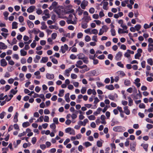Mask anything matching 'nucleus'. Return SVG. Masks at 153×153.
<instances>
[{
    "label": "nucleus",
    "mask_w": 153,
    "mask_h": 153,
    "mask_svg": "<svg viewBox=\"0 0 153 153\" xmlns=\"http://www.w3.org/2000/svg\"><path fill=\"white\" fill-rule=\"evenodd\" d=\"M39 29H33L32 30V32H33L35 34H37L39 32Z\"/></svg>",
    "instance_id": "obj_55"
},
{
    "label": "nucleus",
    "mask_w": 153,
    "mask_h": 153,
    "mask_svg": "<svg viewBox=\"0 0 153 153\" xmlns=\"http://www.w3.org/2000/svg\"><path fill=\"white\" fill-rule=\"evenodd\" d=\"M6 113L4 111H3L1 114H0V118L1 119H2L4 118V117Z\"/></svg>",
    "instance_id": "obj_46"
},
{
    "label": "nucleus",
    "mask_w": 153,
    "mask_h": 153,
    "mask_svg": "<svg viewBox=\"0 0 153 153\" xmlns=\"http://www.w3.org/2000/svg\"><path fill=\"white\" fill-rule=\"evenodd\" d=\"M88 74L90 76H97V74L96 73V71L95 70H93L90 71L88 73Z\"/></svg>",
    "instance_id": "obj_15"
},
{
    "label": "nucleus",
    "mask_w": 153,
    "mask_h": 153,
    "mask_svg": "<svg viewBox=\"0 0 153 153\" xmlns=\"http://www.w3.org/2000/svg\"><path fill=\"white\" fill-rule=\"evenodd\" d=\"M73 15L74 16V18H73V15L71 14H70L68 17H64V18H66L67 19L66 22L68 24H75L76 23L77 19L76 17V14L75 13H73Z\"/></svg>",
    "instance_id": "obj_1"
},
{
    "label": "nucleus",
    "mask_w": 153,
    "mask_h": 153,
    "mask_svg": "<svg viewBox=\"0 0 153 153\" xmlns=\"http://www.w3.org/2000/svg\"><path fill=\"white\" fill-rule=\"evenodd\" d=\"M19 115V114L17 112H16L14 117L13 121L15 123H16L18 121V117Z\"/></svg>",
    "instance_id": "obj_16"
},
{
    "label": "nucleus",
    "mask_w": 153,
    "mask_h": 153,
    "mask_svg": "<svg viewBox=\"0 0 153 153\" xmlns=\"http://www.w3.org/2000/svg\"><path fill=\"white\" fill-rule=\"evenodd\" d=\"M48 61V58L47 57H43L40 61V63H46Z\"/></svg>",
    "instance_id": "obj_18"
},
{
    "label": "nucleus",
    "mask_w": 153,
    "mask_h": 153,
    "mask_svg": "<svg viewBox=\"0 0 153 153\" xmlns=\"http://www.w3.org/2000/svg\"><path fill=\"white\" fill-rule=\"evenodd\" d=\"M7 48V46L3 42H0V49H5Z\"/></svg>",
    "instance_id": "obj_13"
},
{
    "label": "nucleus",
    "mask_w": 153,
    "mask_h": 153,
    "mask_svg": "<svg viewBox=\"0 0 153 153\" xmlns=\"http://www.w3.org/2000/svg\"><path fill=\"white\" fill-rule=\"evenodd\" d=\"M123 128H125L123 127L117 126L114 127L113 130L115 131L120 132L122 131Z\"/></svg>",
    "instance_id": "obj_6"
},
{
    "label": "nucleus",
    "mask_w": 153,
    "mask_h": 153,
    "mask_svg": "<svg viewBox=\"0 0 153 153\" xmlns=\"http://www.w3.org/2000/svg\"><path fill=\"white\" fill-rule=\"evenodd\" d=\"M107 31L106 29H100V32L99 33V35H102L104 32H106Z\"/></svg>",
    "instance_id": "obj_41"
},
{
    "label": "nucleus",
    "mask_w": 153,
    "mask_h": 153,
    "mask_svg": "<svg viewBox=\"0 0 153 153\" xmlns=\"http://www.w3.org/2000/svg\"><path fill=\"white\" fill-rule=\"evenodd\" d=\"M118 33L119 34L127 33H128V31L127 29H118Z\"/></svg>",
    "instance_id": "obj_14"
},
{
    "label": "nucleus",
    "mask_w": 153,
    "mask_h": 153,
    "mask_svg": "<svg viewBox=\"0 0 153 153\" xmlns=\"http://www.w3.org/2000/svg\"><path fill=\"white\" fill-rule=\"evenodd\" d=\"M20 53L21 55L22 56H25L27 55V52L26 51H25L23 49H22L20 50Z\"/></svg>",
    "instance_id": "obj_31"
},
{
    "label": "nucleus",
    "mask_w": 153,
    "mask_h": 153,
    "mask_svg": "<svg viewBox=\"0 0 153 153\" xmlns=\"http://www.w3.org/2000/svg\"><path fill=\"white\" fill-rule=\"evenodd\" d=\"M83 145L85 146L86 147L91 146L92 144L89 142H86L83 143Z\"/></svg>",
    "instance_id": "obj_36"
},
{
    "label": "nucleus",
    "mask_w": 153,
    "mask_h": 153,
    "mask_svg": "<svg viewBox=\"0 0 153 153\" xmlns=\"http://www.w3.org/2000/svg\"><path fill=\"white\" fill-rule=\"evenodd\" d=\"M50 127L52 129H55L56 128V126L55 123H52L50 125Z\"/></svg>",
    "instance_id": "obj_53"
},
{
    "label": "nucleus",
    "mask_w": 153,
    "mask_h": 153,
    "mask_svg": "<svg viewBox=\"0 0 153 153\" xmlns=\"http://www.w3.org/2000/svg\"><path fill=\"white\" fill-rule=\"evenodd\" d=\"M108 3L107 1H105L104 2L103 5V9L105 10H107V6L108 5Z\"/></svg>",
    "instance_id": "obj_35"
},
{
    "label": "nucleus",
    "mask_w": 153,
    "mask_h": 153,
    "mask_svg": "<svg viewBox=\"0 0 153 153\" xmlns=\"http://www.w3.org/2000/svg\"><path fill=\"white\" fill-rule=\"evenodd\" d=\"M132 87V88L130 87L128 88L126 90L127 91L131 93L133 91L134 93H136L137 92V91L135 87L134 86H133Z\"/></svg>",
    "instance_id": "obj_3"
},
{
    "label": "nucleus",
    "mask_w": 153,
    "mask_h": 153,
    "mask_svg": "<svg viewBox=\"0 0 153 153\" xmlns=\"http://www.w3.org/2000/svg\"><path fill=\"white\" fill-rule=\"evenodd\" d=\"M83 60V62L85 63V64H88V58L87 57L85 56V58H84V59H82Z\"/></svg>",
    "instance_id": "obj_49"
},
{
    "label": "nucleus",
    "mask_w": 153,
    "mask_h": 153,
    "mask_svg": "<svg viewBox=\"0 0 153 153\" xmlns=\"http://www.w3.org/2000/svg\"><path fill=\"white\" fill-rule=\"evenodd\" d=\"M54 74H50L49 73H47L46 74V77L48 79H52L54 78Z\"/></svg>",
    "instance_id": "obj_11"
},
{
    "label": "nucleus",
    "mask_w": 153,
    "mask_h": 153,
    "mask_svg": "<svg viewBox=\"0 0 153 153\" xmlns=\"http://www.w3.org/2000/svg\"><path fill=\"white\" fill-rule=\"evenodd\" d=\"M68 45L66 44H65L64 46H61L60 51H61L62 53H64L68 50Z\"/></svg>",
    "instance_id": "obj_5"
},
{
    "label": "nucleus",
    "mask_w": 153,
    "mask_h": 153,
    "mask_svg": "<svg viewBox=\"0 0 153 153\" xmlns=\"http://www.w3.org/2000/svg\"><path fill=\"white\" fill-rule=\"evenodd\" d=\"M128 105L129 106H131L133 105V100L130 97H128Z\"/></svg>",
    "instance_id": "obj_28"
},
{
    "label": "nucleus",
    "mask_w": 153,
    "mask_h": 153,
    "mask_svg": "<svg viewBox=\"0 0 153 153\" xmlns=\"http://www.w3.org/2000/svg\"><path fill=\"white\" fill-rule=\"evenodd\" d=\"M90 120H94L95 119V117L93 115H91L88 117Z\"/></svg>",
    "instance_id": "obj_52"
},
{
    "label": "nucleus",
    "mask_w": 153,
    "mask_h": 153,
    "mask_svg": "<svg viewBox=\"0 0 153 153\" xmlns=\"http://www.w3.org/2000/svg\"><path fill=\"white\" fill-rule=\"evenodd\" d=\"M117 65L119 67L121 68H124V65L121 62H119L117 63Z\"/></svg>",
    "instance_id": "obj_43"
},
{
    "label": "nucleus",
    "mask_w": 153,
    "mask_h": 153,
    "mask_svg": "<svg viewBox=\"0 0 153 153\" xmlns=\"http://www.w3.org/2000/svg\"><path fill=\"white\" fill-rule=\"evenodd\" d=\"M105 88L109 90H113L114 88L112 85H107L105 86Z\"/></svg>",
    "instance_id": "obj_20"
},
{
    "label": "nucleus",
    "mask_w": 153,
    "mask_h": 153,
    "mask_svg": "<svg viewBox=\"0 0 153 153\" xmlns=\"http://www.w3.org/2000/svg\"><path fill=\"white\" fill-rule=\"evenodd\" d=\"M77 56H78L79 59H81L82 60L84 59V58L85 56L84 54L82 53H80L78 54Z\"/></svg>",
    "instance_id": "obj_22"
},
{
    "label": "nucleus",
    "mask_w": 153,
    "mask_h": 153,
    "mask_svg": "<svg viewBox=\"0 0 153 153\" xmlns=\"http://www.w3.org/2000/svg\"><path fill=\"white\" fill-rule=\"evenodd\" d=\"M58 3L56 1H54L52 3L51 5L48 8L50 10H51L54 9V10L58 8Z\"/></svg>",
    "instance_id": "obj_2"
},
{
    "label": "nucleus",
    "mask_w": 153,
    "mask_h": 153,
    "mask_svg": "<svg viewBox=\"0 0 153 153\" xmlns=\"http://www.w3.org/2000/svg\"><path fill=\"white\" fill-rule=\"evenodd\" d=\"M41 58L40 56L38 55H36L35 58H34V61L35 63H38L39 62V60Z\"/></svg>",
    "instance_id": "obj_23"
},
{
    "label": "nucleus",
    "mask_w": 153,
    "mask_h": 153,
    "mask_svg": "<svg viewBox=\"0 0 153 153\" xmlns=\"http://www.w3.org/2000/svg\"><path fill=\"white\" fill-rule=\"evenodd\" d=\"M124 109V112L127 115H128L130 114V111L129 109H128V107L126 106L123 108Z\"/></svg>",
    "instance_id": "obj_12"
},
{
    "label": "nucleus",
    "mask_w": 153,
    "mask_h": 153,
    "mask_svg": "<svg viewBox=\"0 0 153 153\" xmlns=\"http://www.w3.org/2000/svg\"><path fill=\"white\" fill-rule=\"evenodd\" d=\"M1 65L2 67H4L7 65V63L5 60L4 59H2L1 60Z\"/></svg>",
    "instance_id": "obj_10"
},
{
    "label": "nucleus",
    "mask_w": 153,
    "mask_h": 153,
    "mask_svg": "<svg viewBox=\"0 0 153 153\" xmlns=\"http://www.w3.org/2000/svg\"><path fill=\"white\" fill-rule=\"evenodd\" d=\"M146 127L148 129H150L152 128H153V126L152 124H148L146 125Z\"/></svg>",
    "instance_id": "obj_58"
},
{
    "label": "nucleus",
    "mask_w": 153,
    "mask_h": 153,
    "mask_svg": "<svg viewBox=\"0 0 153 153\" xmlns=\"http://www.w3.org/2000/svg\"><path fill=\"white\" fill-rule=\"evenodd\" d=\"M86 91V88L85 87H83L81 90V92L82 94H85Z\"/></svg>",
    "instance_id": "obj_42"
},
{
    "label": "nucleus",
    "mask_w": 153,
    "mask_h": 153,
    "mask_svg": "<svg viewBox=\"0 0 153 153\" xmlns=\"http://www.w3.org/2000/svg\"><path fill=\"white\" fill-rule=\"evenodd\" d=\"M35 8V6L33 5H32L28 8L27 10V11L29 13H32L34 11Z\"/></svg>",
    "instance_id": "obj_9"
},
{
    "label": "nucleus",
    "mask_w": 153,
    "mask_h": 153,
    "mask_svg": "<svg viewBox=\"0 0 153 153\" xmlns=\"http://www.w3.org/2000/svg\"><path fill=\"white\" fill-rule=\"evenodd\" d=\"M83 19L86 22H88L89 21L91 20V17L89 16H84Z\"/></svg>",
    "instance_id": "obj_25"
},
{
    "label": "nucleus",
    "mask_w": 153,
    "mask_h": 153,
    "mask_svg": "<svg viewBox=\"0 0 153 153\" xmlns=\"http://www.w3.org/2000/svg\"><path fill=\"white\" fill-rule=\"evenodd\" d=\"M117 73L118 74L122 76H124L126 75L124 72L123 71H118L117 72Z\"/></svg>",
    "instance_id": "obj_33"
},
{
    "label": "nucleus",
    "mask_w": 153,
    "mask_h": 153,
    "mask_svg": "<svg viewBox=\"0 0 153 153\" xmlns=\"http://www.w3.org/2000/svg\"><path fill=\"white\" fill-rule=\"evenodd\" d=\"M141 56V54L139 53H137L134 56L135 58V59H139V58Z\"/></svg>",
    "instance_id": "obj_48"
},
{
    "label": "nucleus",
    "mask_w": 153,
    "mask_h": 153,
    "mask_svg": "<svg viewBox=\"0 0 153 153\" xmlns=\"http://www.w3.org/2000/svg\"><path fill=\"white\" fill-rule=\"evenodd\" d=\"M95 11V9H94L93 7H91V8L89 10V12L91 14L93 13Z\"/></svg>",
    "instance_id": "obj_62"
},
{
    "label": "nucleus",
    "mask_w": 153,
    "mask_h": 153,
    "mask_svg": "<svg viewBox=\"0 0 153 153\" xmlns=\"http://www.w3.org/2000/svg\"><path fill=\"white\" fill-rule=\"evenodd\" d=\"M70 94L69 93H67L65 94V101L68 102H69L70 101L69 98Z\"/></svg>",
    "instance_id": "obj_17"
},
{
    "label": "nucleus",
    "mask_w": 153,
    "mask_h": 153,
    "mask_svg": "<svg viewBox=\"0 0 153 153\" xmlns=\"http://www.w3.org/2000/svg\"><path fill=\"white\" fill-rule=\"evenodd\" d=\"M27 25L30 28H32L34 26L33 23L31 21L29 20L27 21Z\"/></svg>",
    "instance_id": "obj_19"
},
{
    "label": "nucleus",
    "mask_w": 153,
    "mask_h": 153,
    "mask_svg": "<svg viewBox=\"0 0 153 153\" xmlns=\"http://www.w3.org/2000/svg\"><path fill=\"white\" fill-rule=\"evenodd\" d=\"M9 13L7 11H5L3 13V15L4 16V19L6 20L8 19V16L9 15Z\"/></svg>",
    "instance_id": "obj_30"
},
{
    "label": "nucleus",
    "mask_w": 153,
    "mask_h": 153,
    "mask_svg": "<svg viewBox=\"0 0 153 153\" xmlns=\"http://www.w3.org/2000/svg\"><path fill=\"white\" fill-rule=\"evenodd\" d=\"M24 76V74L22 73H21L19 74V77L20 78V80L21 81H22L24 80V79H23L22 78H23Z\"/></svg>",
    "instance_id": "obj_57"
},
{
    "label": "nucleus",
    "mask_w": 153,
    "mask_h": 153,
    "mask_svg": "<svg viewBox=\"0 0 153 153\" xmlns=\"http://www.w3.org/2000/svg\"><path fill=\"white\" fill-rule=\"evenodd\" d=\"M55 12L58 15V17L61 18H64V17H62L61 15H60V13L58 12L56 9L54 10Z\"/></svg>",
    "instance_id": "obj_44"
},
{
    "label": "nucleus",
    "mask_w": 153,
    "mask_h": 153,
    "mask_svg": "<svg viewBox=\"0 0 153 153\" xmlns=\"http://www.w3.org/2000/svg\"><path fill=\"white\" fill-rule=\"evenodd\" d=\"M18 23L14 22L12 23V29H16L17 28Z\"/></svg>",
    "instance_id": "obj_32"
},
{
    "label": "nucleus",
    "mask_w": 153,
    "mask_h": 153,
    "mask_svg": "<svg viewBox=\"0 0 153 153\" xmlns=\"http://www.w3.org/2000/svg\"><path fill=\"white\" fill-rule=\"evenodd\" d=\"M44 13L48 18L50 17V15L49 14V11L48 9H46L44 11Z\"/></svg>",
    "instance_id": "obj_21"
},
{
    "label": "nucleus",
    "mask_w": 153,
    "mask_h": 153,
    "mask_svg": "<svg viewBox=\"0 0 153 153\" xmlns=\"http://www.w3.org/2000/svg\"><path fill=\"white\" fill-rule=\"evenodd\" d=\"M130 80L128 79H126L124 81V84L126 86H129L131 84Z\"/></svg>",
    "instance_id": "obj_24"
},
{
    "label": "nucleus",
    "mask_w": 153,
    "mask_h": 153,
    "mask_svg": "<svg viewBox=\"0 0 153 153\" xmlns=\"http://www.w3.org/2000/svg\"><path fill=\"white\" fill-rule=\"evenodd\" d=\"M97 145L99 147H101L102 146V143L100 141L98 140L97 142Z\"/></svg>",
    "instance_id": "obj_60"
},
{
    "label": "nucleus",
    "mask_w": 153,
    "mask_h": 153,
    "mask_svg": "<svg viewBox=\"0 0 153 153\" xmlns=\"http://www.w3.org/2000/svg\"><path fill=\"white\" fill-rule=\"evenodd\" d=\"M36 141V137H33L32 138L31 142L33 144H35Z\"/></svg>",
    "instance_id": "obj_61"
},
{
    "label": "nucleus",
    "mask_w": 153,
    "mask_h": 153,
    "mask_svg": "<svg viewBox=\"0 0 153 153\" xmlns=\"http://www.w3.org/2000/svg\"><path fill=\"white\" fill-rule=\"evenodd\" d=\"M42 26L41 27V29H46V26L45 25V22H42L41 23Z\"/></svg>",
    "instance_id": "obj_54"
},
{
    "label": "nucleus",
    "mask_w": 153,
    "mask_h": 153,
    "mask_svg": "<svg viewBox=\"0 0 153 153\" xmlns=\"http://www.w3.org/2000/svg\"><path fill=\"white\" fill-rule=\"evenodd\" d=\"M91 33H90V34H97L98 33V32L97 29H91Z\"/></svg>",
    "instance_id": "obj_34"
},
{
    "label": "nucleus",
    "mask_w": 153,
    "mask_h": 153,
    "mask_svg": "<svg viewBox=\"0 0 153 153\" xmlns=\"http://www.w3.org/2000/svg\"><path fill=\"white\" fill-rule=\"evenodd\" d=\"M122 56V53L119 51L116 54L115 57V59L117 61H119L121 59Z\"/></svg>",
    "instance_id": "obj_4"
},
{
    "label": "nucleus",
    "mask_w": 153,
    "mask_h": 153,
    "mask_svg": "<svg viewBox=\"0 0 153 153\" xmlns=\"http://www.w3.org/2000/svg\"><path fill=\"white\" fill-rule=\"evenodd\" d=\"M141 146L143 147V148L147 152L148 149L147 148L148 146V144H142Z\"/></svg>",
    "instance_id": "obj_29"
},
{
    "label": "nucleus",
    "mask_w": 153,
    "mask_h": 153,
    "mask_svg": "<svg viewBox=\"0 0 153 153\" xmlns=\"http://www.w3.org/2000/svg\"><path fill=\"white\" fill-rule=\"evenodd\" d=\"M70 72L68 70H66L65 71V73H64V74L65 75H66L67 76H69L70 75L69 73Z\"/></svg>",
    "instance_id": "obj_59"
},
{
    "label": "nucleus",
    "mask_w": 153,
    "mask_h": 153,
    "mask_svg": "<svg viewBox=\"0 0 153 153\" xmlns=\"http://www.w3.org/2000/svg\"><path fill=\"white\" fill-rule=\"evenodd\" d=\"M93 153H98V149L97 147H94L93 148Z\"/></svg>",
    "instance_id": "obj_37"
},
{
    "label": "nucleus",
    "mask_w": 153,
    "mask_h": 153,
    "mask_svg": "<svg viewBox=\"0 0 153 153\" xmlns=\"http://www.w3.org/2000/svg\"><path fill=\"white\" fill-rule=\"evenodd\" d=\"M96 57H97V55L96 54H94V56L90 55L89 56V58L90 59H92L93 60L95 59Z\"/></svg>",
    "instance_id": "obj_50"
},
{
    "label": "nucleus",
    "mask_w": 153,
    "mask_h": 153,
    "mask_svg": "<svg viewBox=\"0 0 153 153\" xmlns=\"http://www.w3.org/2000/svg\"><path fill=\"white\" fill-rule=\"evenodd\" d=\"M88 4V2L87 1H83L80 5L81 7L83 9H85V7L87 6Z\"/></svg>",
    "instance_id": "obj_7"
},
{
    "label": "nucleus",
    "mask_w": 153,
    "mask_h": 153,
    "mask_svg": "<svg viewBox=\"0 0 153 153\" xmlns=\"http://www.w3.org/2000/svg\"><path fill=\"white\" fill-rule=\"evenodd\" d=\"M30 125V124L28 122H26L23 123H22V126L23 127L26 128L28 126H29Z\"/></svg>",
    "instance_id": "obj_26"
},
{
    "label": "nucleus",
    "mask_w": 153,
    "mask_h": 153,
    "mask_svg": "<svg viewBox=\"0 0 153 153\" xmlns=\"http://www.w3.org/2000/svg\"><path fill=\"white\" fill-rule=\"evenodd\" d=\"M82 62L81 60H79L76 62V63L75 64L76 66L79 68V67H80V65L82 64Z\"/></svg>",
    "instance_id": "obj_27"
},
{
    "label": "nucleus",
    "mask_w": 153,
    "mask_h": 153,
    "mask_svg": "<svg viewBox=\"0 0 153 153\" xmlns=\"http://www.w3.org/2000/svg\"><path fill=\"white\" fill-rule=\"evenodd\" d=\"M64 90L63 89L59 91V93L58 95L60 97H62L63 96V93Z\"/></svg>",
    "instance_id": "obj_38"
},
{
    "label": "nucleus",
    "mask_w": 153,
    "mask_h": 153,
    "mask_svg": "<svg viewBox=\"0 0 153 153\" xmlns=\"http://www.w3.org/2000/svg\"><path fill=\"white\" fill-rule=\"evenodd\" d=\"M139 107L140 108H145V105L143 103H140L139 105Z\"/></svg>",
    "instance_id": "obj_64"
},
{
    "label": "nucleus",
    "mask_w": 153,
    "mask_h": 153,
    "mask_svg": "<svg viewBox=\"0 0 153 153\" xmlns=\"http://www.w3.org/2000/svg\"><path fill=\"white\" fill-rule=\"evenodd\" d=\"M17 42V40L15 38H14L13 39L12 42L10 43L11 45H13L14 44H16Z\"/></svg>",
    "instance_id": "obj_56"
},
{
    "label": "nucleus",
    "mask_w": 153,
    "mask_h": 153,
    "mask_svg": "<svg viewBox=\"0 0 153 153\" xmlns=\"http://www.w3.org/2000/svg\"><path fill=\"white\" fill-rule=\"evenodd\" d=\"M85 40L86 42H88L91 40V39L89 36L86 35L85 37Z\"/></svg>",
    "instance_id": "obj_45"
},
{
    "label": "nucleus",
    "mask_w": 153,
    "mask_h": 153,
    "mask_svg": "<svg viewBox=\"0 0 153 153\" xmlns=\"http://www.w3.org/2000/svg\"><path fill=\"white\" fill-rule=\"evenodd\" d=\"M26 61L25 58H23L21 59V62L22 64H24L26 63Z\"/></svg>",
    "instance_id": "obj_63"
},
{
    "label": "nucleus",
    "mask_w": 153,
    "mask_h": 153,
    "mask_svg": "<svg viewBox=\"0 0 153 153\" xmlns=\"http://www.w3.org/2000/svg\"><path fill=\"white\" fill-rule=\"evenodd\" d=\"M102 110V109L100 108H98L97 109L96 112L94 113L95 115L99 114L100 113V111Z\"/></svg>",
    "instance_id": "obj_39"
},
{
    "label": "nucleus",
    "mask_w": 153,
    "mask_h": 153,
    "mask_svg": "<svg viewBox=\"0 0 153 153\" xmlns=\"http://www.w3.org/2000/svg\"><path fill=\"white\" fill-rule=\"evenodd\" d=\"M49 117L47 116H45L44 117V121L45 122H48L49 121Z\"/></svg>",
    "instance_id": "obj_51"
},
{
    "label": "nucleus",
    "mask_w": 153,
    "mask_h": 153,
    "mask_svg": "<svg viewBox=\"0 0 153 153\" xmlns=\"http://www.w3.org/2000/svg\"><path fill=\"white\" fill-rule=\"evenodd\" d=\"M53 121L55 124H57L59 123L58 119L56 117H54L53 119Z\"/></svg>",
    "instance_id": "obj_47"
},
{
    "label": "nucleus",
    "mask_w": 153,
    "mask_h": 153,
    "mask_svg": "<svg viewBox=\"0 0 153 153\" xmlns=\"http://www.w3.org/2000/svg\"><path fill=\"white\" fill-rule=\"evenodd\" d=\"M136 145V143L135 142H133L131 143L130 145V149L132 151L134 152L135 151Z\"/></svg>",
    "instance_id": "obj_8"
},
{
    "label": "nucleus",
    "mask_w": 153,
    "mask_h": 153,
    "mask_svg": "<svg viewBox=\"0 0 153 153\" xmlns=\"http://www.w3.org/2000/svg\"><path fill=\"white\" fill-rule=\"evenodd\" d=\"M152 61V59L151 58L147 59V62L148 63L151 65H153Z\"/></svg>",
    "instance_id": "obj_40"
}]
</instances>
